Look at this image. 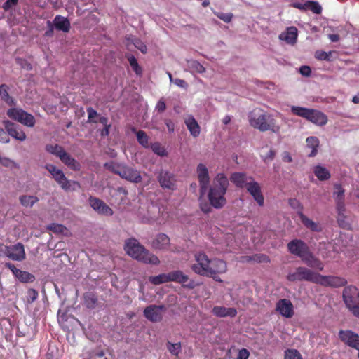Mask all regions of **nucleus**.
Wrapping results in <instances>:
<instances>
[{"label": "nucleus", "mask_w": 359, "mask_h": 359, "mask_svg": "<svg viewBox=\"0 0 359 359\" xmlns=\"http://www.w3.org/2000/svg\"><path fill=\"white\" fill-rule=\"evenodd\" d=\"M55 27L63 32H68L70 29V22L69 20L62 15H57L55 17L53 20Z\"/></svg>", "instance_id": "obj_31"}, {"label": "nucleus", "mask_w": 359, "mask_h": 359, "mask_svg": "<svg viewBox=\"0 0 359 359\" xmlns=\"http://www.w3.org/2000/svg\"><path fill=\"white\" fill-rule=\"evenodd\" d=\"M60 159L65 165L73 170L77 171L81 168L80 163L65 151L62 153V155H60Z\"/></svg>", "instance_id": "obj_29"}, {"label": "nucleus", "mask_w": 359, "mask_h": 359, "mask_svg": "<svg viewBox=\"0 0 359 359\" xmlns=\"http://www.w3.org/2000/svg\"><path fill=\"white\" fill-rule=\"evenodd\" d=\"M297 215L304 226L312 231L320 232L322 231L321 226L306 217L302 212H298Z\"/></svg>", "instance_id": "obj_28"}, {"label": "nucleus", "mask_w": 359, "mask_h": 359, "mask_svg": "<svg viewBox=\"0 0 359 359\" xmlns=\"http://www.w3.org/2000/svg\"><path fill=\"white\" fill-rule=\"evenodd\" d=\"M166 347H167L168 350L169 351V352L172 355H175V356H177L179 355V353L181 351V348H182L181 344L180 342L172 344V343L168 341L166 344Z\"/></svg>", "instance_id": "obj_46"}, {"label": "nucleus", "mask_w": 359, "mask_h": 359, "mask_svg": "<svg viewBox=\"0 0 359 359\" xmlns=\"http://www.w3.org/2000/svg\"><path fill=\"white\" fill-rule=\"evenodd\" d=\"M46 150L48 153L55 155L60 158V155L65 151L64 149L58 144H47L46 146Z\"/></svg>", "instance_id": "obj_44"}, {"label": "nucleus", "mask_w": 359, "mask_h": 359, "mask_svg": "<svg viewBox=\"0 0 359 359\" xmlns=\"http://www.w3.org/2000/svg\"><path fill=\"white\" fill-rule=\"evenodd\" d=\"M123 163H119L114 161L104 163V167L111 172L119 175Z\"/></svg>", "instance_id": "obj_42"}, {"label": "nucleus", "mask_w": 359, "mask_h": 359, "mask_svg": "<svg viewBox=\"0 0 359 359\" xmlns=\"http://www.w3.org/2000/svg\"><path fill=\"white\" fill-rule=\"evenodd\" d=\"M157 179L163 189L170 190L176 189L175 176L172 172L162 169L158 172Z\"/></svg>", "instance_id": "obj_9"}, {"label": "nucleus", "mask_w": 359, "mask_h": 359, "mask_svg": "<svg viewBox=\"0 0 359 359\" xmlns=\"http://www.w3.org/2000/svg\"><path fill=\"white\" fill-rule=\"evenodd\" d=\"M46 169L51 174L53 178L65 191H69L71 188V182L65 177L62 170L57 168L53 164H47Z\"/></svg>", "instance_id": "obj_8"}, {"label": "nucleus", "mask_w": 359, "mask_h": 359, "mask_svg": "<svg viewBox=\"0 0 359 359\" xmlns=\"http://www.w3.org/2000/svg\"><path fill=\"white\" fill-rule=\"evenodd\" d=\"M198 180L200 187V193L203 196L207 191L208 185L210 184V177L207 167L203 164L199 163L196 168Z\"/></svg>", "instance_id": "obj_11"}, {"label": "nucleus", "mask_w": 359, "mask_h": 359, "mask_svg": "<svg viewBox=\"0 0 359 359\" xmlns=\"http://www.w3.org/2000/svg\"><path fill=\"white\" fill-rule=\"evenodd\" d=\"M85 306L89 309H94L98 306V299L93 293L88 292L83 295Z\"/></svg>", "instance_id": "obj_35"}, {"label": "nucleus", "mask_w": 359, "mask_h": 359, "mask_svg": "<svg viewBox=\"0 0 359 359\" xmlns=\"http://www.w3.org/2000/svg\"><path fill=\"white\" fill-rule=\"evenodd\" d=\"M124 250L127 255L139 262L152 265L160 264L158 257L151 253L134 238L126 241Z\"/></svg>", "instance_id": "obj_2"}, {"label": "nucleus", "mask_w": 359, "mask_h": 359, "mask_svg": "<svg viewBox=\"0 0 359 359\" xmlns=\"http://www.w3.org/2000/svg\"><path fill=\"white\" fill-rule=\"evenodd\" d=\"M173 83L178 87L184 88V89H187L188 87L187 83L184 80L181 79H178V78L175 79L173 80Z\"/></svg>", "instance_id": "obj_62"}, {"label": "nucleus", "mask_w": 359, "mask_h": 359, "mask_svg": "<svg viewBox=\"0 0 359 359\" xmlns=\"http://www.w3.org/2000/svg\"><path fill=\"white\" fill-rule=\"evenodd\" d=\"M185 124L193 137H196L199 135L200 126L192 116H189L185 119Z\"/></svg>", "instance_id": "obj_32"}, {"label": "nucleus", "mask_w": 359, "mask_h": 359, "mask_svg": "<svg viewBox=\"0 0 359 359\" xmlns=\"http://www.w3.org/2000/svg\"><path fill=\"white\" fill-rule=\"evenodd\" d=\"M165 311L163 305H150L144 310V317L151 322H160L163 318V313Z\"/></svg>", "instance_id": "obj_10"}, {"label": "nucleus", "mask_w": 359, "mask_h": 359, "mask_svg": "<svg viewBox=\"0 0 359 359\" xmlns=\"http://www.w3.org/2000/svg\"><path fill=\"white\" fill-rule=\"evenodd\" d=\"M169 274V281L170 282H176L180 284H183L184 286L193 289L195 286L194 282L193 280L189 281L188 276L185 275L180 270H175L168 273Z\"/></svg>", "instance_id": "obj_21"}, {"label": "nucleus", "mask_w": 359, "mask_h": 359, "mask_svg": "<svg viewBox=\"0 0 359 359\" xmlns=\"http://www.w3.org/2000/svg\"><path fill=\"white\" fill-rule=\"evenodd\" d=\"M333 197L335 201H344V189L339 184L334 185Z\"/></svg>", "instance_id": "obj_43"}, {"label": "nucleus", "mask_w": 359, "mask_h": 359, "mask_svg": "<svg viewBox=\"0 0 359 359\" xmlns=\"http://www.w3.org/2000/svg\"><path fill=\"white\" fill-rule=\"evenodd\" d=\"M133 41V44L135 48L139 49L142 53H147V46L140 40H139L138 39H135Z\"/></svg>", "instance_id": "obj_57"}, {"label": "nucleus", "mask_w": 359, "mask_h": 359, "mask_svg": "<svg viewBox=\"0 0 359 359\" xmlns=\"http://www.w3.org/2000/svg\"><path fill=\"white\" fill-rule=\"evenodd\" d=\"M252 176L247 175L243 172H235L230 176L231 182L238 188H247L248 185L253 181Z\"/></svg>", "instance_id": "obj_13"}, {"label": "nucleus", "mask_w": 359, "mask_h": 359, "mask_svg": "<svg viewBox=\"0 0 359 359\" xmlns=\"http://www.w3.org/2000/svg\"><path fill=\"white\" fill-rule=\"evenodd\" d=\"M210 268L209 276H213V275H217L218 273H224L227 271L226 262L219 259H211Z\"/></svg>", "instance_id": "obj_25"}, {"label": "nucleus", "mask_w": 359, "mask_h": 359, "mask_svg": "<svg viewBox=\"0 0 359 359\" xmlns=\"http://www.w3.org/2000/svg\"><path fill=\"white\" fill-rule=\"evenodd\" d=\"M291 111L294 115L302 117L319 126H325L328 121L327 116L324 113L313 109L292 106Z\"/></svg>", "instance_id": "obj_4"}, {"label": "nucleus", "mask_w": 359, "mask_h": 359, "mask_svg": "<svg viewBox=\"0 0 359 359\" xmlns=\"http://www.w3.org/2000/svg\"><path fill=\"white\" fill-rule=\"evenodd\" d=\"M6 114L10 118L26 126L33 127L35 124L34 117L22 109L15 107L11 108L7 111Z\"/></svg>", "instance_id": "obj_6"}, {"label": "nucleus", "mask_w": 359, "mask_h": 359, "mask_svg": "<svg viewBox=\"0 0 359 359\" xmlns=\"http://www.w3.org/2000/svg\"><path fill=\"white\" fill-rule=\"evenodd\" d=\"M288 251L297 257H301L308 250L307 244L300 239H294L287 243Z\"/></svg>", "instance_id": "obj_19"}, {"label": "nucleus", "mask_w": 359, "mask_h": 359, "mask_svg": "<svg viewBox=\"0 0 359 359\" xmlns=\"http://www.w3.org/2000/svg\"><path fill=\"white\" fill-rule=\"evenodd\" d=\"M336 209L338 213V222H340L342 219L345 218V203L344 201H335Z\"/></svg>", "instance_id": "obj_45"}, {"label": "nucleus", "mask_w": 359, "mask_h": 359, "mask_svg": "<svg viewBox=\"0 0 359 359\" xmlns=\"http://www.w3.org/2000/svg\"><path fill=\"white\" fill-rule=\"evenodd\" d=\"M229 180L224 173H218L210 187L208 198L210 205L216 209L223 208L226 203L225 194L229 187Z\"/></svg>", "instance_id": "obj_1"}, {"label": "nucleus", "mask_w": 359, "mask_h": 359, "mask_svg": "<svg viewBox=\"0 0 359 359\" xmlns=\"http://www.w3.org/2000/svg\"><path fill=\"white\" fill-rule=\"evenodd\" d=\"M307 9H310L316 14H320L322 12V7L317 1H308Z\"/></svg>", "instance_id": "obj_50"}, {"label": "nucleus", "mask_w": 359, "mask_h": 359, "mask_svg": "<svg viewBox=\"0 0 359 359\" xmlns=\"http://www.w3.org/2000/svg\"><path fill=\"white\" fill-rule=\"evenodd\" d=\"M299 72L302 76H309L311 74V69L309 66H302L299 68Z\"/></svg>", "instance_id": "obj_64"}, {"label": "nucleus", "mask_w": 359, "mask_h": 359, "mask_svg": "<svg viewBox=\"0 0 359 359\" xmlns=\"http://www.w3.org/2000/svg\"><path fill=\"white\" fill-rule=\"evenodd\" d=\"M318 276V273L304 266H299L294 271L288 273L287 279L291 282L308 281L317 284Z\"/></svg>", "instance_id": "obj_5"}, {"label": "nucleus", "mask_w": 359, "mask_h": 359, "mask_svg": "<svg viewBox=\"0 0 359 359\" xmlns=\"http://www.w3.org/2000/svg\"><path fill=\"white\" fill-rule=\"evenodd\" d=\"M149 280L151 283L158 285L160 284L168 283L169 281V274L168 273H161L156 276H151L149 278Z\"/></svg>", "instance_id": "obj_40"}, {"label": "nucleus", "mask_w": 359, "mask_h": 359, "mask_svg": "<svg viewBox=\"0 0 359 359\" xmlns=\"http://www.w3.org/2000/svg\"><path fill=\"white\" fill-rule=\"evenodd\" d=\"M316 58L320 60H330V54L325 51H317L316 53Z\"/></svg>", "instance_id": "obj_60"}, {"label": "nucleus", "mask_w": 359, "mask_h": 359, "mask_svg": "<svg viewBox=\"0 0 359 359\" xmlns=\"http://www.w3.org/2000/svg\"><path fill=\"white\" fill-rule=\"evenodd\" d=\"M214 316L219 318L235 317L237 315V311L234 308H227L224 306H214L212 309Z\"/></svg>", "instance_id": "obj_26"}, {"label": "nucleus", "mask_w": 359, "mask_h": 359, "mask_svg": "<svg viewBox=\"0 0 359 359\" xmlns=\"http://www.w3.org/2000/svg\"><path fill=\"white\" fill-rule=\"evenodd\" d=\"M128 61H129V63H130L131 67L135 72V73L137 74H140L141 69L139 67L137 61L135 59V57L134 56H130V57H128Z\"/></svg>", "instance_id": "obj_54"}, {"label": "nucleus", "mask_w": 359, "mask_h": 359, "mask_svg": "<svg viewBox=\"0 0 359 359\" xmlns=\"http://www.w3.org/2000/svg\"><path fill=\"white\" fill-rule=\"evenodd\" d=\"M20 204L25 208L32 207L39 201L38 197L35 196L23 195L19 198Z\"/></svg>", "instance_id": "obj_38"}, {"label": "nucleus", "mask_w": 359, "mask_h": 359, "mask_svg": "<svg viewBox=\"0 0 359 359\" xmlns=\"http://www.w3.org/2000/svg\"><path fill=\"white\" fill-rule=\"evenodd\" d=\"M8 86L6 84L0 86V97L1 100L9 106H15L16 102L13 97L9 95Z\"/></svg>", "instance_id": "obj_33"}, {"label": "nucleus", "mask_w": 359, "mask_h": 359, "mask_svg": "<svg viewBox=\"0 0 359 359\" xmlns=\"http://www.w3.org/2000/svg\"><path fill=\"white\" fill-rule=\"evenodd\" d=\"M88 113V123H97V120L95 119L98 116L97 112L92 107L87 108Z\"/></svg>", "instance_id": "obj_53"}, {"label": "nucleus", "mask_w": 359, "mask_h": 359, "mask_svg": "<svg viewBox=\"0 0 359 359\" xmlns=\"http://www.w3.org/2000/svg\"><path fill=\"white\" fill-rule=\"evenodd\" d=\"M306 147L311 149L310 154H308L309 157L315 156L318 153V148L319 147V140L316 137L311 136L306 140Z\"/></svg>", "instance_id": "obj_34"}, {"label": "nucleus", "mask_w": 359, "mask_h": 359, "mask_svg": "<svg viewBox=\"0 0 359 359\" xmlns=\"http://www.w3.org/2000/svg\"><path fill=\"white\" fill-rule=\"evenodd\" d=\"M10 142L9 137L8 135L7 131L6 132L3 128H0V142L1 143H8Z\"/></svg>", "instance_id": "obj_59"}, {"label": "nucleus", "mask_w": 359, "mask_h": 359, "mask_svg": "<svg viewBox=\"0 0 359 359\" xmlns=\"http://www.w3.org/2000/svg\"><path fill=\"white\" fill-rule=\"evenodd\" d=\"M276 310L283 317L290 318L294 315V306L291 301L287 299H282L278 301Z\"/></svg>", "instance_id": "obj_23"}, {"label": "nucleus", "mask_w": 359, "mask_h": 359, "mask_svg": "<svg viewBox=\"0 0 359 359\" xmlns=\"http://www.w3.org/2000/svg\"><path fill=\"white\" fill-rule=\"evenodd\" d=\"M346 280L341 277L334 276H323L319 273L317 284L324 287H339L345 285Z\"/></svg>", "instance_id": "obj_14"}, {"label": "nucleus", "mask_w": 359, "mask_h": 359, "mask_svg": "<svg viewBox=\"0 0 359 359\" xmlns=\"http://www.w3.org/2000/svg\"><path fill=\"white\" fill-rule=\"evenodd\" d=\"M297 38V29L295 27H290L285 32L279 35V39L286 41L289 44H294Z\"/></svg>", "instance_id": "obj_27"}, {"label": "nucleus", "mask_w": 359, "mask_h": 359, "mask_svg": "<svg viewBox=\"0 0 359 359\" xmlns=\"http://www.w3.org/2000/svg\"><path fill=\"white\" fill-rule=\"evenodd\" d=\"M290 205L295 210H297L298 212H302L303 206L301 203L296 198H291L289 200Z\"/></svg>", "instance_id": "obj_56"}, {"label": "nucleus", "mask_w": 359, "mask_h": 359, "mask_svg": "<svg viewBox=\"0 0 359 359\" xmlns=\"http://www.w3.org/2000/svg\"><path fill=\"white\" fill-rule=\"evenodd\" d=\"M4 127L7 131L8 135L11 136L19 141H24L26 139V134L20 128V126L8 120L3 121Z\"/></svg>", "instance_id": "obj_18"}, {"label": "nucleus", "mask_w": 359, "mask_h": 359, "mask_svg": "<svg viewBox=\"0 0 359 359\" xmlns=\"http://www.w3.org/2000/svg\"><path fill=\"white\" fill-rule=\"evenodd\" d=\"M7 255L9 259L13 261L21 262L26 257L24 245L18 243L13 245L7 246Z\"/></svg>", "instance_id": "obj_17"}, {"label": "nucleus", "mask_w": 359, "mask_h": 359, "mask_svg": "<svg viewBox=\"0 0 359 359\" xmlns=\"http://www.w3.org/2000/svg\"><path fill=\"white\" fill-rule=\"evenodd\" d=\"M195 259L196 263L192 265V270L198 275L209 276L211 259L204 252L196 253L195 255Z\"/></svg>", "instance_id": "obj_7"}, {"label": "nucleus", "mask_w": 359, "mask_h": 359, "mask_svg": "<svg viewBox=\"0 0 359 359\" xmlns=\"http://www.w3.org/2000/svg\"><path fill=\"white\" fill-rule=\"evenodd\" d=\"M151 148L152 151L159 156H166L168 153L165 148L161 146V144L158 142H155L151 144Z\"/></svg>", "instance_id": "obj_48"}, {"label": "nucleus", "mask_w": 359, "mask_h": 359, "mask_svg": "<svg viewBox=\"0 0 359 359\" xmlns=\"http://www.w3.org/2000/svg\"><path fill=\"white\" fill-rule=\"evenodd\" d=\"M119 176L130 182L139 183L142 181L140 172L132 167L128 166L123 163L121 170Z\"/></svg>", "instance_id": "obj_20"}, {"label": "nucleus", "mask_w": 359, "mask_h": 359, "mask_svg": "<svg viewBox=\"0 0 359 359\" xmlns=\"http://www.w3.org/2000/svg\"><path fill=\"white\" fill-rule=\"evenodd\" d=\"M166 109V104L163 99H161L158 101L156 105V109L160 112H163Z\"/></svg>", "instance_id": "obj_61"}, {"label": "nucleus", "mask_w": 359, "mask_h": 359, "mask_svg": "<svg viewBox=\"0 0 359 359\" xmlns=\"http://www.w3.org/2000/svg\"><path fill=\"white\" fill-rule=\"evenodd\" d=\"M151 245L154 249H165L170 245V238L166 234L159 233L152 241Z\"/></svg>", "instance_id": "obj_30"}, {"label": "nucleus", "mask_w": 359, "mask_h": 359, "mask_svg": "<svg viewBox=\"0 0 359 359\" xmlns=\"http://www.w3.org/2000/svg\"><path fill=\"white\" fill-rule=\"evenodd\" d=\"M302 261L308 266L323 271L324 265L322 262L316 257L309 249L301 257Z\"/></svg>", "instance_id": "obj_24"}, {"label": "nucleus", "mask_w": 359, "mask_h": 359, "mask_svg": "<svg viewBox=\"0 0 359 359\" xmlns=\"http://www.w3.org/2000/svg\"><path fill=\"white\" fill-rule=\"evenodd\" d=\"M340 339L347 346L357 349L359 352V335L351 330H341Z\"/></svg>", "instance_id": "obj_15"}, {"label": "nucleus", "mask_w": 359, "mask_h": 359, "mask_svg": "<svg viewBox=\"0 0 359 359\" xmlns=\"http://www.w3.org/2000/svg\"><path fill=\"white\" fill-rule=\"evenodd\" d=\"M187 67L190 72L203 74L205 72V68L197 60H189L187 61Z\"/></svg>", "instance_id": "obj_37"}, {"label": "nucleus", "mask_w": 359, "mask_h": 359, "mask_svg": "<svg viewBox=\"0 0 359 359\" xmlns=\"http://www.w3.org/2000/svg\"><path fill=\"white\" fill-rule=\"evenodd\" d=\"M248 121L252 127L261 132L270 130L277 134L280 130V126L276 124L273 117L259 109H256L249 114Z\"/></svg>", "instance_id": "obj_3"}, {"label": "nucleus", "mask_w": 359, "mask_h": 359, "mask_svg": "<svg viewBox=\"0 0 359 359\" xmlns=\"http://www.w3.org/2000/svg\"><path fill=\"white\" fill-rule=\"evenodd\" d=\"M284 359H303V358L297 350L287 349L285 351Z\"/></svg>", "instance_id": "obj_49"}, {"label": "nucleus", "mask_w": 359, "mask_h": 359, "mask_svg": "<svg viewBox=\"0 0 359 359\" xmlns=\"http://www.w3.org/2000/svg\"><path fill=\"white\" fill-rule=\"evenodd\" d=\"M343 299L348 309L359 304V290L355 286L346 287L343 291Z\"/></svg>", "instance_id": "obj_12"}, {"label": "nucleus", "mask_w": 359, "mask_h": 359, "mask_svg": "<svg viewBox=\"0 0 359 359\" xmlns=\"http://www.w3.org/2000/svg\"><path fill=\"white\" fill-rule=\"evenodd\" d=\"M252 262L257 263H269L270 259L264 254H256L252 255Z\"/></svg>", "instance_id": "obj_51"}, {"label": "nucleus", "mask_w": 359, "mask_h": 359, "mask_svg": "<svg viewBox=\"0 0 359 359\" xmlns=\"http://www.w3.org/2000/svg\"><path fill=\"white\" fill-rule=\"evenodd\" d=\"M89 203L90 207L100 215L111 216L114 214L113 210L103 201L97 198L90 197Z\"/></svg>", "instance_id": "obj_16"}, {"label": "nucleus", "mask_w": 359, "mask_h": 359, "mask_svg": "<svg viewBox=\"0 0 359 359\" xmlns=\"http://www.w3.org/2000/svg\"><path fill=\"white\" fill-rule=\"evenodd\" d=\"M250 353L245 348H242L239 351L236 359H248L249 358Z\"/></svg>", "instance_id": "obj_63"}, {"label": "nucleus", "mask_w": 359, "mask_h": 359, "mask_svg": "<svg viewBox=\"0 0 359 359\" xmlns=\"http://www.w3.org/2000/svg\"><path fill=\"white\" fill-rule=\"evenodd\" d=\"M83 359H107V358L103 351L96 349L84 353Z\"/></svg>", "instance_id": "obj_41"}, {"label": "nucleus", "mask_w": 359, "mask_h": 359, "mask_svg": "<svg viewBox=\"0 0 359 359\" xmlns=\"http://www.w3.org/2000/svg\"><path fill=\"white\" fill-rule=\"evenodd\" d=\"M136 135L140 144L146 148L149 147L148 136L144 131L139 130Z\"/></svg>", "instance_id": "obj_47"}, {"label": "nucleus", "mask_w": 359, "mask_h": 359, "mask_svg": "<svg viewBox=\"0 0 359 359\" xmlns=\"http://www.w3.org/2000/svg\"><path fill=\"white\" fill-rule=\"evenodd\" d=\"M313 172L316 177L320 181L327 180L330 179L331 176L329 170L320 165L314 167Z\"/></svg>", "instance_id": "obj_36"}, {"label": "nucleus", "mask_w": 359, "mask_h": 359, "mask_svg": "<svg viewBox=\"0 0 359 359\" xmlns=\"http://www.w3.org/2000/svg\"><path fill=\"white\" fill-rule=\"evenodd\" d=\"M48 229L57 233H63L67 230L65 226L59 224H51L48 226Z\"/></svg>", "instance_id": "obj_52"}, {"label": "nucleus", "mask_w": 359, "mask_h": 359, "mask_svg": "<svg viewBox=\"0 0 359 359\" xmlns=\"http://www.w3.org/2000/svg\"><path fill=\"white\" fill-rule=\"evenodd\" d=\"M246 190L259 206L262 207L264 205V198L262 192V187L259 183L254 179L246 188Z\"/></svg>", "instance_id": "obj_22"}, {"label": "nucleus", "mask_w": 359, "mask_h": 359, "mask_svg": "<svg viewBox=\"0 0 359 359\" xmlns=\"http://www.w3.org/2000/svg\"><path fill=\"white\" fill-rule=\"evenodd\" d=\"M38 297V292L34 289H29L27 294V300L29 303L34 302Z\"/></svg>", "instance_id": "obj_55"}, {"label": "nucleus", "mask_w": 359, "mask_h": 359, "mask_svg": "<svg viewBox=\"0 0 359 359\" xmlns=\"http://www.w3.org/2000/svg\"><path fill=\"white\" fill-rule=\"evenodd\" d=\"M15 272L17 274L15 277L22 283H32L35 280L34 276L27 271H23L20 269Z\"/></svg>", "instance_id": "obj_39"}, {"label": "nucleus", "mask_w": 359, "mask_h": 359, "mask_svg": "<svg viewBox=\"0 0 359 359\" xmlns=\"http://www.w3.org/2000/svg\"><path fill=\"white\" fill-rule=\"evenodd\" d=\"M276 155V152L273 149H270L265 154L262 155V158L264 162L272 161Z\"/></svg>", "instance_id": "obj_58"}]
</instances>
